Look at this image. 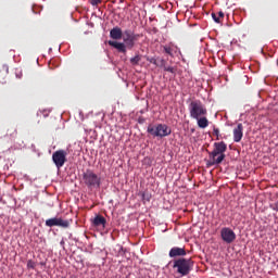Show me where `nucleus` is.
Masks as SVG:
<instances>
[{"label": "nucleus", "mask_w": 278, "mask_h": 278, "mask_svg": "<svg viewBox=\"0 0 278 278\" xmlns=\"http://www.w3.org/2000/svg\"><path fill=\"white\" fill-rule=\"evenodd\" d=\"M147 61L150 62V64H154V66H160V63H157V59L155 58H147Z\"/></svg>", "instance_id": "20"}, {"label": "nucleus", "mask_w": 278, "mask_h": 278, "mask_svg": "<svg viewBox=\"0 0 278 278\" xmlns=\"http://www.w3.org/2000/svg\"><path fill=\"white\" fill-rule=\"evenodd\" d=\"M67 153L64 150H58L52 154V162L55 164L56 168H62L66 164Z\"/></svg>", "instance_id": "7"}, {"label": "nucleus", "mask_w": 278, "mask_h": 278, "mask_svg": "<svg viewBox=\"0 0 278 278\" xmlns=\"http://www.w3.org/2000/svg\"><path fill=\"white\" fill-rule=\"evenodd\" d=\"M123 29H121V27L116 26L113 29L110 30V37L113 40H121V38H123Z\"/></svg>", "instance_id": "14"}, {"label": "nucleus", "mask_w": 278, "mask_h": 278, "mask_svg": "<svg viewBox=\"0 0 278 278\" xmlns=\"http://www.w3.org/2000/svg\"><path fill=\"white\" fill-rule=\"evenodd\" d=\"M213 134L214 136H216L217 140L219 139V136H220V130L218 128H214L213 129Z\"/></svg>", "instance_id": "25"}, {"label": "nucleus", "mask_w": 278, "mask_h": 278, "mask_svg": "<svg viewBox=\"0 0 278 278\" xmlns=\"http://www.w3.org/2000/svg\"><path fill=\"white\" fill-rule=\"evenodd\" d=\"M142 201H143L144 203L151 201V193H149V192H143V193H142Z\"/></svg>", "instance_id": "19"}, {"label": "nucleus", "mask_w": 278, "mask_h": 278, "mask_svg": "<svg viewBox=\"0 0 278 278\" xmlns=\"http://www.w3.org/2000/svg\"><path fill=\"white\" fill-rule=\"evenodd\" d=\"M61 244H62V245L64 244V240L61 241Z\"/></svg>", "instance_id": "29"}, {"label": "nucleus", "mask_w": 278, "mask_h": 278, "mask_svg": "<svg viewBox=\"0 0 278 278\" xmlns=\"http://www.w3.org/2000/svg\"><path fill=\"white\" fill-rule=\"evenodd\" d=\"M227 151V143L225 141L215 142L214 150L210 152L208 157L211 162L208 163L210 166H216L218 164H223L226 155L225 152Z\"/></svg>", "instance_id": "2"}, {"label": "nucleus", "mask_w": 278, "mask_h": 278, "mask_svg": "<svg viewBox=\"0 0 278 278\" xmlns=\"http://www.w3.org/2000/svg\"><path fill=\"white\" fill-rule=\"evenodd\" d=\"M195 121L198 122V127H200V129H205L210 125V121L207 119V117L205 115L195 118Z\"/></svg>", "instance_id": "16"}, {"label": "nucleus", "mask_w": 278, "mask_h": 278, "mask_svg": "<svg viewBox=\"0 0 278 278\" xmlns=\"http://www.w3.org/2000/svg\"><path fill=\"white\" fill-rule=\"evenodd\" d=\"M7 138H11V140H14L16 136H18V130H16V126H10L7 130Z\"/></svg>", "instance_id": "17"}, {"label": "nucleus", "mask_w": 278, "mask_h": 278, "mask_svg": "<svg viewBox=\"0 0 278 278\" xmlns=\"http://www.w3.org/2000/svg\"><path fill=\"white\" fill-rule=\"evenodd\" d=\"M164 53H167V55H170V58L175 56V53L179 51V48L173 43L163 46Z\"/></svg>", "instance_id": "13"}, {"label": "nucleus", "mask_w": 278, "mask_h": 278, "mask_svg": "<svg viewBox=\"0 0 278 278\" xmlns=\"http://www.w3.org/2000/svg\"><path fill=\"white\" fill-rule=\"evenodd\" d=\"M164 71H166L167 73H172L173 75H175V67L173 66H166L164 67Z\"/></svg>", "instance_id": "22"}, {"label": "nucleus", "mask_w": 278, "mask_h": 278, "mask_svg": "<svg viewBox=\"0 0 278 278\" xmlns=\"http://www.w3.org/2000/svg\"><path fill=\"white\" fill-rule=\"evenodd\" d=\"M189 114L191 118H201V116H207V108L201 102V100H192L188 105Z\"/></svg>", "instance_id": "4"}, {"label": "nucleus", "mask_w": 278, "mask_h": 278, "mask_svg": "<svg viewBox=\"0 0 278 278\" xmlns=\"http://www.w3.org/2000/svg\"><path fill=\"white\" fill-rule=\"evenodd\" d=\"M244 126L242 124H238L237 127L233 129V141L240 142L244 136Z\"/></svg>", "instance_id": "11"}, {"label": "nucleus", "mask_w": 278, "mask_h": 278, "mask_svg": "<svg viewBox=\"0 0 278 278\" xmlns=\"http://www.w3.org/2000/svg\"><path fill=\"white\" fill-rule=\"evenodd\" d=\"M173 268L175 269L176 275L180 277H188L194 268V261L192 258L178 257L173 261Z\"/></svg>", "instance_id": "1"}, {"label": "nucleus", "mask_w": 278, "mask_h": 278, "mask_svg": "<svg viewBox=\"0 0 278 278\" xmlns=\"http://www.w3.org/2000/svg\"><path fill=\"white\" fill-rule=\"evenodd\" d=\"M2 68H3V71H5V73H7V75H8V73H9L8 66H7V65H3Z\"/></svg>", "instance_id": "28"}, {"label": "nucleus", "mask_w": 278, "mask_h": 278, "mask_svg": "<svg viewBox=\"0 0 278 278\" xmlns=\"http://www.w3.org/2000/svg\"><path fill=\"white\" fill-rule=\"evenodd\" d=\"M27 268H30L34 270V268H36V262H34L33 260H29L27 262Z\"/></svg>", "instance_id": "21"}, {"label": "nucleus", "mask_w": 278, "mask_h": 278, "mask_svg": "<svg viewBox=\"0 0 278 278\" xmlns=\"http://www.w3.org/2000/svg\"><path fill=\"white\" fill-rule=\"evenodd\" d=\"M71 223L68 220H64L62 218H49L46 220V227H63V229H68Z\"/></svg>", "instance_id": "8"}, {"label": "nucleus", "mask_w": 278, "mask_h": 278, "mask_svg": "<svg viewBox=\"0 0 278 278\" xmlns=\"http://www.w3.org/2000/svg\"><path fill=\"white\" fill-rule=\"evenodd\" d=\"M218 16H219V20H220V18H225V13H224L223 11H219V12H218Z\"/></svg>", "instance_id": "27"}, {"label": "nucleus", "mask_w": 278, "mask_h": 278, "mask_svg": "<svg viewBox=\"0 0 278 278\" xmlns=\"http://www.w3.org/2000/svg\"><path fill=\"white\" fill-rule=\"evenodd\" d=\"M140 60H142V55L136 54L134 58L130 59V64L132 66H138L140 64Z\"/></svg>", "instance_id": "18"}, {"label": "nucleus", "mask_w": 278, "mask_h": 278, "mask_svg": "<svg viewBox=\"0 0 278 278\" xmlns=\"http://www.w3.org/2000/svg\"><path fill=\"white\" fill-rule=\"evenodd\" d=\"M147 131L152 136V138H166V136H170V134H173V130L166 124H150Z\"/></svg>", "instance_id": "3"}, {"label": "nucleus", "mask_w": 278, "mask_h": 278, "mask_svg": "<svg viewBox=\"0 0 278 278\" xmlns=\"http://www.w3.org/2000/svg\"><path fill=\"white\" fill-rule=\"evenodd\" d=\"M122 38H123L126 47L128 49H131L132 47H136V40H138V38H140V35L134 34V31L131 29H126V30H124Z\"/></svg>", "instance_id": "6"}, {"label": "nucleus", "mask_w": 278, "mask_h": 278, "mask_svg": "<svg viewBox=\"0 0 278 278\" xmlns=\"http://www.w3.org/2000/svg\"><path fill=\"white\" fill-rule=\"evenodd\" d=\"M110 47H113L114 49H117L119 53H127V46L124 42L118 41H109Z\"/></svg>", "instance_id": "12"}, {"label": "nucleus", "mask_w": 278, "mask_h": 278, "mask_svg": "<svg viewBox=\"0 0 278 278\" xmlns=\"http://www.w3.org/2000/svg\"><path fill=\"white\" fill-rule=\"evenodd\" d=\"M83 181L87 188H101V177L91 169H87L83 174Z\"/></svg>", "instance_id": "5"}, {"label": "nucleus", "mask_w": 278, "mask_h": 278, "mask_svg": "<svg viewBox=\"0 0 278 278\" xmlns=\"http://www.w3.org/2000/svg\"><path fill=\"white\" fill-rule=\"evenodd\" d=\"M156 66H161L162 68H165V66H166V60L161 59L160 62H159V65H156Z\"/></svg>", "instance_id": "24"}, {"label": "nucleus", "mask_w": 278, "mask_h": 278, "mask_svg": "<svg viewBox=\"0 0 278 278\" xmlns=\"http://www.w3.org/2000/svg\"><path fill=\"white\" fill-rule=\"evenodd\" d=\"M211 16L215 23H220V17L216 16V13H212Z\"/></svg>", "instance_id": "23"}, {"label": "nucleus", "mask_w": 278, "mask_h": 278, "mask_svg": "<svg viewBox=\"0 0 278 278\" xmlns=\"http://www.w3.org/2000/svg\"><path fill=\"white\" fill-rule=\"evenodd\" d=\"M222 240L227 244H231L236 240V232L231 230V228L224 227L220 230Z\"/></svg>", "instance_id": "9"}, {"label": "nucleus", "mask_w": 278, "mask_h": 278, "mask_svg": "<svg viewBox=\"0 0 278 278\" xmlns=\"http://www.w3.org/2000/svg\"><path fill=\"white\" fill-rule=\"evenodd\" d=\"M168 255L169 257H186L188 253L186 252V248L174 247L169 250Z\"/></svg>", "instance_id": "10"}, {"label": "nucleus", "mask_w": 278, "mask_h": 278, "mask_svg": "<svg viewBox=\"0 0 278 278\" xmlns=\"http://www.w3.org/2000/svg\"><path fill=\"white\" fill-rule=\"evenodd\" d=\"M106 223L108 220L102 215H97L92 220L93 227H105Z\"/></svg>", "instance_id": "15"}, {"label": "nucleus", "mask_w": 278, "mask_h": 278, "mask_svg": "<svg viewBox=\"0 0 278 278\" xmlns=\"http://www.w3.org/2000/svg\"><path fill=\"white\" fill-rule=\"evenodd\" d=\"M91 5H99L103 0H89Z\"/></svg>", "instance_id": "26"}]
</instances>
